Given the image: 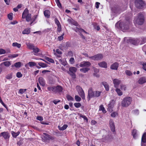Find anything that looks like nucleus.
<instances>
[{
  "label": "nucleus",
  "instance_id": "obj_42",
  "mask_svg": "<svg viewBox=\"0 0 146 146\" xmlns=\"http://www.w3.org/2000/svg\"><path fill=\"white\" fill-rule=\"evenodd\" d=\"M137 131L136 130H133L132 132V135L133 136V137L135 138L137 136Z\"/></svg>",
  "mask_w": 146,
  "mask_h": 146
},
{
  "label": "nucleus",
  "instance_id": "obj_10",
  "mask_svg": "<svg viewBox=\"0 0 146 146\" xmlns=\"http://www.w3.org/2000/svg\"><path fill=\"white\" fill-rule=\"evenodd\" d=\"M110 127L111 131L114 132L115 131V127L113 120L111 119L109 121Z\"/></svg>",
  "mask_w": 146,
  "mask_h": 146
},
{
  "label": "nucleus",
  "instance_id": "obj_27",
  "mask_svg": "<svg viewBox=\"0 0 146 146\" xmlns=\"http://www.w3.org/2000/svg\"><path fill=\"white\" fill-rule=\"evenodd\" d=\"M26 21L28 22L32 20L31 15V14L26 15Z\"/></svg>",
  "mask_w": 146,
  "mask_h": 146
},
{
  "label": "nucleus",
  "instance_id": "obj_22",
  "mask_svg": "<svg viewBox=\"0 0 146 146\" xmlns=\"http://www.w3.org/2000/svg\"><path fill=\"white\" fill-rule=\"evenodd\" d=\"M45 16L47 18H49L50 15V12L48 10H45L44 12Z\"/></svg>",
  "mask_w": 146,
  "mask_h": 146
},
{
  "label": "nucleus",
  "instance_id": "obj_19",
  "mask_svg": "<svg viewBox=\"0 0 146 146\" xmlns=\"http://www.w3.org/2000/svg\"><path fill=\"white\" fill-rule=\"evenodd\" d=\"M62 90L63 88L61 86H57L56 87H55V91H54V92H60L62 91Z\"/></svg>",
  "mask_w": 146,
  "mask_h": 146
},
{
  "label": "nucleus",
  "instance_id": "obj_15",
  "mask_svg": "<svg viewBox=\"0 0 146 146\" xmlns=\"http://www.w3.org/2000/svg\"><path fill=\"white\" fill-rule=\"evenodd\" d=\"M0 136H3L5 139L9 138V133L7 132H4L0 134Z\"/></svg>",
  "mask_w": 146,
  "mask_h": 146
},
{
  "label": "nucleus",
  "instance_id": "obj_53",
  "mask_svg": "<svg viewBox=\"0 0 146 146\" xmlns=\"http://www.w3.org/2000/svg\"><path fill=\"white\" fill-rule=\"evenodd\" d=\"M120 88L122 90L125 91L126 90V86L123 84H121L120 85Z\"/></svg>",
  "mask_w": 146,
  "mask_h": 146
},
{
  "label": "nucleus",
  "instance_id": "obj_35",
  "mask_svg": "<svg viewBox=\"0 0 146 146\" xmlns=\"http://www.w3.org/2000/svg\"><path fill=\"white\" fill-rule=\"evenodd\" d=\"M20 133V132L19 131H18L17 133H15L14 131L12 132V135L14 137H16L19 135Z\"/></svg>",
  "mask_w": 146,
  "mask_h": 146
},
{
  "label": "nucleus",
  "instance_id": "obj_21",
  "mask_svg": "<svg viewBox=\"0 0 146 146\" xmlns=\"http://www.w3.org/2000/svg\"><path fill=\"white\" fill-rule=\"evenodd\" d=\"M112 11L115 13L119 14L121 12V10L119 7H117L113 9Z\"/></svg>",
  "mask_w": 146,
  "mask_h": 146
},
{
  "label": "nucleus",
  "instance_id": "obj_59",
  "mask_svg": "<svg viewBox=\"0 0 146 146\" xmlns=\"http://www.w3.org/2000/svg\"><path fill=\"white\" fill-rule=\"evenodd\" d=\"M59 61L62 65L64 66H65L66 65V62H62V59H59Z\"/></svg>",
  "mask_w": 146,
  "mask_h": 146
},
{
  "label": "nucleus",
  "instance_id": "obj_25",
  "mask_svg": "<svg viewBox=\"0 0 146 146\" xmlns=\"http://www.w3.org/2000/svg\"><path fill=\"white\" fill-rule=\"evenodd\" d=\"M90 70V68H81L80 71L83 73H85Z\"/></svg>",
  "mask_w": 146,
  "mask_h": 146
},
{
  "label": "nucleus",
  "instance_id": "obj_13",
  "mask_svg": "<svg viewBox=\"0 0 146 146\" xmlns=\"http://www.w3.org/2000/svg\"><path fill=\"white\" fill-rule=\"evenodd\" d=\"M146 133H144L142 136L141 141V146H146Z\"/></svg>",
  "mask_w": 146,
  "mask_h": 146
},
{
  "label": "nucleus",
  "instance_id": "obj_6",
  "mask_svg": "<svg viewBox=\"0 0 146 146\" xmlns=\"http://www.w3.org/2000/svg\"><path fill=\"white\" fill-rule=\"evenodd\" d=\"M76 88L79 95L82 99L85 100V93L82 89L78 86H76Z\"/></svg>",
  "mask_w": 146,
  "mask_h": 146
},
{
  "label": "nucleus",
  "instance_id": "obj_52",
  "mask_svg": "<svg viewBox=\"0 0 146 146\" xmlns=\"http://www.w3.org/2000/svg\"><path fill=\"white\" fill-rule=\"evenodd\" d=\"M48 90L50 92L55 91V87H49L47 88Z\"/></svg>",
  "mask_w": 146,
  "mask_h": 146
},
{
  "label": "nucleus",
  "instance_id": "obj_39",
  "mask_svg": "<svg viewBox=\"0 0 146 146\" xmlns=\"http://www.w3.org/2000/svg\"><path fill=\"white\" fill-rule=\"evenodd\" d=\"M66 98L68 101H73L74 100V98L71 96L69 95H67L66 96Z\"/></svg>",
  "mask_w": 146,
  "mask_h": 146
},
{
  "label": "nucleus",
  "instance_id": "obj_43",
  "mask_svg": "<svg viewBox=\"0 0 146 146\" xmlns=\"http://www.w3.org/2000/svg\"><path fill=\"white\" fill-rule=\"evenodd\" d=\"M68 73L71 76L73 79H75L76 78V75L75 74V73H72L68 72Z\"/></svg>",
  "mask_w": 146,
  "mask_h": 146
},
{
  "label": "nucleus",
  "instance_id": "obj_2",
  "mask_svg": "<svg viewBox=\"0 0 146 146\" xmlns=\"http://www.w3.org/2000/svg\"><path fill=\"white\" fill-rule=\"evenodd\" d=\"M130 24L129 21H127L125 22H121L119 24L117 23L115 25L116 27H117L118 25L123 31H124L129 29V25Z\"/></svg>",
  "mask_w": 146,
  "mask_h": 146
},
{
  "label": "nucleus",
  "instance_id": "obj_16",
  "mask_svg": "<svg viewBox=\"0 0 146 146\" xmlns=\"http://www.w3.org/2000/svg\"><path fill=\"white\" fill-rule=\"evenodd\" d=\"M146 82V78L143 77L140 78L138 81V83L140 84H143Z\"/></svg>",
  "mask_w": 146,
  "mask_h": 146
},
{
  "label": "nucleus",
  "instance_id": "obj_60",
  "mask_svg": "<svg viewBox=\"0 0 146 146\" xmlns=\"http://www.w3.org/2000/svg\"><path fill=\"white\" fill-rule=\"evenodd\" d=\"M133 113L135 114L138 115L139 114V111L138 110H135L133 111Z\"/></svg>",
  "mask_w": 146,
  "mask_h": 146
},
{
  "label": "nucleus",
  "instance_id": "obj_55",
  "mask_svg": "<svg viewBox=\"0 0 146 146\" xmlns=\"http://www.w3.org/2000/svg\"><path fill=\"white\" fill-rule=\"evenodd\" d=\"M117 115V113L116 112H113L111 114V116L112 117H116Z\"/></svg>",
  "mask_w": 146,
  "mask_h": 146
},
{
  "label": "nucleus",
  "instance_id": "obj_37",
  "mask_svg": "<svg viewBox=\"0 0 146 146\" xmlns=\"http://www.w3.org/2000/svg\"><path fill=\"white\" fill-rule=\"evenodd\" d=\"M2 64H3L5 66L7 67H8L11 65L10 62L9 61H5L3 62L2 63Z\"/></svg>",
  "mask_w": 146,
  "mask_h": 146
},
{
  "label": "nucleus",
  "instance_id": "obj_49",
  "mask_svg": "<svg viewBox=\"0 0 146 146\" xmlns=\"http://www.w3.org/2000/svg\"><path fill=\"white\" fill-rule=\"evenodd\" d=\"M141 40L140 44H143L146 42V37H143L141 38Z\"/></svg>",
  "mask_w": 146,
  "mask_h": 146
},
{
  "label": "nucleus",
  "instance_id": "obj_63",
  "mask_svg": "<svg viewBox=\"0 0 146 146\" xmlns=\"http://www.w3.org/2000/svg\"><path fill=\"white\" fill-rule=\"evenodd\" d=\"M6 53L5 50L2 49H0V54H5Z\"/></svg>",
  "mask_w": 146,
  "mask_h": 146
},
{
  "label": "nucleus",
  "instance_id": "obj_34",
  "mask_svg": "<svg viewBox=\"0 0 146 146\" xmlns=\"http://www.w3.org/2000/svg\"><path fill=\"white\" fill-rule=\"evenodd\" d=\"M38 65L42 68L46 67L47 66V65L46 64L40 62L38 63Z\"/></svg>",
  "mask_w": 146,
  "mask_h": 146
},
{
  "label": "nucleus",
  "instance_id": "obj_33",
  "mask_svg": "<svg viewBox=\"0 0 146 146\" xmlns=\"http://www.w3.org/2000/svg\"><path fill=\"white\" fill-rule=\"evenodd\" d=\"M12 46L14 47H17L18 48H20L21 46V44L16 42H14L12 44Z\"/></svg>",
  "mask_w": 146,
  "mask_h": 146
},
{
  "label": "nucleus",
  "instance_id": "obj_17",
  "mask_svg": "<svg viewBox=\"0 0 146 146\" xmlns=\"http://www.w3.org/2000/svg\"><path fill=\"white\" fill-rule=\"evenodd\" d=\"M121 82V81L117 79H115L113 80V83L114 86L115 88H117L119 84Z\"/></svg>",
  "mask_w": 146,
  "mask_h": 146
},
{
  "label": "nucleus",
  "instance_id": "obj_1",
  "mask_svg": "<svg viewBox=\"0 0 146 146\" xmlns=\"http://www.w3.org/2000/svg\"><path fill=\"white\" fill-rule=\"evenodd\" d=\"M145 21L144 16L143 14L139 13L137 17L134 20V22L136 25H142Z\"/></svg>",
  "mask_w": 146,
  "mask_h": 146
},
{
  "label": "nucleus",
  "instance_id": "obj_44",
  "mask_svg": "<svg viewBox=\"0 0 146 146\" xmlns=\"http://www.w3.org/2000/svg\"><path fill=\"white\" fill-rule=\"evenodd\" d=\"M22 14L24 15H27L29 14V11L28 9L26 8L24 10Z\"/></svg>",
  "mask_w": 146,
  "mask_h": 146
},
{
  "label": "nucleus",
  "instance_id": "obj_62",
  "mask_svg": "<svg viewBox=\"0 0 146 146\" xmlns=\"http://www.w3.org/2000/svg\"><path fill=\"white\" fill-rule=\"evenodd\" d=\"M143 69L146 71V63H143L142 64Z\"/></svg>",
  "mask_w": 146,
  "mask_h": 146
},
{
  "label": "nucleus",
  "instance_id": "obj_46",
  "mask_svg": "<svg viewBox=\"0 0 146 146\" xmlns=\"http://www.w3.org/2000/svg\"><path fill=\"white\" fill-rule=\"evenodd\" d=\"M5 77L7 79H10L12 78V74L10 73L7 74L6 76Z\"/></svg>",
  "mask_w": 146,
  "mask_h": 146
},
{
  "label": "nucleus",
  "instance_id": "obj_18",
  "mask_svg": "<svg viewBox=\"0 0 146 146\" xmlns=\"http://www.w3.org/2000/svg\"><path fill=\"white\" fill-rule=\"evenodd\" d=\"M99 66L101 67L106 68H107V63L104 61L102 62L98 63Z\"/></svg>",
  "mask_w": 146,
  "mask_h": 146
},
{
  "label": "nucleus",
  "instance_id": "obj_61",
  "mask_svg": "<svg viewBox=\"0 0 146 146\" xmlns=\"http://www.w3.org/2000/svg\"><path fill=\"white\" fill-rule=\"evenodd\" d=\"M64 34L63 33V34L61 36H59L58 37V39L59 41H61L63 39V36L64 35Z\"/></svg>",
  "mask_w": 146,
  "mask_h": 146
},
{
  "label": "nucleus",
  "instance_id": "obj_26",
  "mask_svg": "<svg viewBox=\"0 0 146 146\" xmlns=\"http://www.w3.org/2000/svg\"><path fill=\"white\" fill-rule=\"evenodd\" d=\"M30 32V28H27L24 30L22 32V33L23 34H29Z\"/></svg>",
  "mask_w": 146,
  "mask_h": 146
},
{
  "label": "nucleus",
  "instance_id": "obj_47",
  "mask_svg": "<svg viewBox=\"0 0 146 146\" xmlns=\"http://www.w3.org/2000/svg\"><path fill=\"white\" fill-rule=\"evenodd\" d=\"M67 21L69 23L76 25L75 24L74 21L72 19H68Z\"/></svg>",
  "mask_w": 146,
  "mask_h": 146
},
{
  "label": "nucleus",
  "instance_id": "obj_8",
  "mask_svg": "<svg viewBox=\"0 0 146 146\" xmlns=\"http://www.w3.org/2000/svg\"><path fill=\"white\" fill-rule=\"evenodd\" d=\"M94 97V91L92 88H90L88 91V95L87 98L88 101H89L91 98Z\"/></svg>",
  "mask_w": 146,
  "mask_h": 146
},
{
  "label": "nucleus",
  "instance_id": "obj_3",
  "mask_svg": "<svg viewBox=\"0 0 146 146\" xmlns=\"http://www.w3.org/2000/svg\"><path fill=\"white\" fill-rule=\"evenodd\" d=\"M132 102L131 98L130 97L124 98L121 102V105L122 107H127L131 104Z\"/></svg>",
  "mask_w": 146,
  "mask_h": 146
},
{
  "label": "nucleus",
  "instance_id": "obj_29",
  "mask_svg": "<svg viewBox=\"0 0 146 146\" xmlns=\"http://www.w3.org/2000/svg\"><path fill=\"white\" fill-rule=\"evenodd\" d=\"M69 72L75 73L77 71V69L75 67H71L69 68Z\"/></svg>",
  "mask_w": 146,
  "mask_h": 146
},
{
  "label": "nucleus",
  "instance_id": "obj_4",
  "mask_svg": "<svg viewBox=\"0 0 146 146\" xmlns=\"http://www.w3.org/2000/svg\"><path fill=\"white\" fill-rule=\"evenodd\" d=\"M144 4V2L143 0H135L134 1L135 5L138 9L143 8Z\"/></svg>",
  "mask_w": 146,
  "mask_h": 146
},
{
  "label": "nucleus",
  "instance_id": "obj_23",
  "mask_svg": "<svg viewBox=\"0 0 146 146\" xmlns=\"http://www.w3.org/2000/svg\"><path fill=\"white\" fill-rule=\"evenodd\" d=\"M102 84L104 86L106 90L108 91L109 90V86L108 84L106 82H102Z\"/></svg>",
  "mask_w": 146,
  "mask_h": 146
},
{
  "label": "nucleus",
  "instance_id": "obj_20",
  "mask_svg": "<svg viewBox=\"0 0 146 146\" xmlns=\"http://www.w3.org/2000/svg\"><path fill=\"white\" fill-rule=\"evenodd\" d=\"M38 82L40 85L44 86L45 85V82L44 78L42 77H40L38 78Z\"/></svg>",
  "mask_w": 146,
  "mask_h": 146
},
{
  "label": "nucleus",
  "instance_id": "obj_11",
  "mask_svg": "<svg viewBox=\"0 0 146 146\" xmlns=\"http://www.w3.org/2000/svg\"><path fill=\"white\" fill-rule=\"evenodd\" d=\"M43 134L44 135L43 136L42 139L45 141H47V140H50V139L53 140V137L50 135L45 133H43Z\"/></svg>",
  "mask_w": 146,
  "mask_h": 146
},
{
  "label": "nucleus",
  "instance_id": "obj_31",
  "mask_svg": "<svg viewBox=\"0 0 146 146\" xmlns=\"http://www.w3.org/2000/svg\"><path fill=\"white\" fill-rule=\"evenodd\" d=\"M44 58L45 60L48 61L52 63H54V60L51 58H50L47 56H45Z\"/></svg>",
  "mask_w": 146,
  "mask_h": 146
},
{
  "label": "nucleus",
  "instance_id": "obj_14",
  "mask_svg": "<svg viewBox=\"0 0 146 146\" xmlns=\"http://www.w3.org/2000/svg\"><path fill=\"white\" fill-rule=\"evenodd\" d=\"M119 64L117 62H115L112 64L110 68L112 70H117L119 66Z\"/></svg>",
  "mask_w": 146,
  "mask_h": 146
},
{
  "label": "nucleus",
  "instance_id": "obj_32",
  "mask_svg": "<svg viewBox=\"0 0 146 146\" xmlns=\"http://www.w3.org/2000/svg\"><path fill=\"white\" fill-rule=\"evenodd\" d=\"M116 91L118 95L121 96L122 95L123 93L119 89L117 88H116Z\"/></svg>",
  "mask_w": 146,
  "mask_h": 146
},
{
  "label": "nucleus",
  "instance_id": "obj_57",
  "mask_svg": "<svg viewBox=\"0 0 146 146\" xmlns=\"http://www.w3.org/2000/svg\"><path fill=\"white\" fill-rule=\"evenodd\" d=\"M17 77L18 78H20L22 77V74L20 72H17L16 74Z\"/></svg>",
  "mask_w": 146,
  "mask_h": 146
},
{
  "label": "nucleus",
  "instance_id": "obj_64",
  "mask_svg": "<svg viewBox=\"0 0 146 146\" xmlns=\"http://www.w3.org/2000/svg\"><path fill=\"white\" fill-rule=\"evenodd\" d=\"M142 50L146 54V45H145L142 48Z\"/></svg>",
  "mask_w": 146,
  "mask_h": 146
},
{
  "label": "nucleus",
  "instance_id": "obj_48",
  "mask_svg": "<svg viewBox=\"0 0 146 146\" xmlns=\"http://www.w3.org/2000/svg\"><path fill=\"white\" fill-rule=\"evenodd\" d=\"M78 115L80 117L83 118L84 120H86L87 121H88V119L85 116L80 113Z\"/></svg>",
  "mask_w": 146,
  "mask_h": 146
},
{
  "label": "nucleus",
  "instance_id": "obj_7",
  "mask_svg": "<svg viewBox=\"0 0 146 146\" xmlns=\"http://www.w3.org/2000/svg\"><path fill=\"white\" fill-rule=\"evenodd\" d=\"M103 58V54H98L94 56H90L89 58L94 60H101Z\"/></svg>",
  "mask_w": 146,
  "mask_h": 146
},
{
  "label": "nucleus",
  "instance_id": "obj_40",
  "mask_svg": "<svg viewBox=\"0 0 146 146\" xmlns=\"http://www.w3.org/2000/svg\"><path fill=\"white\" fill-rule=\"evenodd\" d=\"M30 67H32L33 66L36 65V63L34 62H29L27 63Z\"/></svg>",
  "mask_w": 146,
  "mask_h": 146
},
{
  "label": "nucleus",
  "instance_id": "obj_41",
  "mask_svg": "<svg viewBox=\"0 0 146 146\" xmlns=\"http://www.w3.org/2000/svg\"><path fill=\"white\" fill-rule=\"evenodd\" d=\"M125 73L127 76H131L132 75V73L129 70H126L125 71Z\"/></svg>",
  "mask_w": 146,
  "mask_h": 146
},
{
  "label": "nucleus",
  "instance_id": "obj_5",
  "mask_svg": "<svg viewBox=\"0 0 146 146\" xmlns=\"http://www.w3.org/2000/svg\"><path fill=\"white\" fill-rule=\"evenodd\" d=\"M73 29L76 32H78L79 35L80 36L81 38L82 39H85L86 38L82 34V33H84L86 34L88 33L85 31L83 29L81 28H79L78 27H76L75 28H73Z\"/></svg>",
  "mask_w": 146,
  "mask_h": 146
},
{
  "label": "nucleus",
  "instance_id": "obj_36",
  "mask_svg": "<svg viewBox=\"0 0 146 146\" xmlns=\"http://www.w3.org/2000/svg\"><path fill=\"white\" fill-rule=\"evenodd\" d=\"M21 63L20 62L15 63L14 66L16 68L20 67L21 65Z\"/></svg>",
  "mask_w": 146,
  "mask_h": 146
},
{
  "label": "nucleus",
  "instance_id": "obj_28",
  "mask_svg": "<svg viewBox=\"0 0 146 146\" xmlns=\"http://www.w3.org/2000/svg\"><path fill=\"white\" fill-rule=\"evenodd\" d=\"M101 92L99 91H94V97H99L101 94Z\"/></svg>",
  "mask_w": 146,
  "mask_h": 146
},
{
  "label": "nucleus",
  "instance_id": "obj_45",
  "mask_svg": "<svg viewBox=\"0 0 146 146\" xmlns=\"http://www.w3.org/2000/svg\"><path fill=\"white\" fill-rule=\"evenodd\" d=\"M32 50H33V52L35 53H38L39 52L40 50L37 47H34Z\"/></svg>",
  "mask_w": 146,
  "mask_h": 146
},
{
  "label": "nucleus",
  "instance_id": "obj_12",
  "mask_svg": "<svg viewBox=\"0 0 146 146\" xmlns=\"http://www.w3.org/2000/svg\"><path fill=\"white\" fill-rule=\"evenodd\" d=\"M91 64L89 62L83 61L80 63L79 66L80 67H89L90 66Z\"/></svg>",
  "mask_w": 146,
  "mask_h": 146
},
{
  "label": "nucleus",
  "instance_id": "obj_30",
  "mask_svg": "<svg viewBox=\"0 0 146 146\" xmlns=\"http://www.w3.org/2000/svg\"><path fill=\"white\" fill-rule=\"evenodd\" d=\"M67 127H68V125H67L64 124L63 126H62L61 127H60L58 126V128L60 130L63 131V130H65V129H66V128H67Z\"/></svg>",
  "mask_w": 146,
  "mask_h": 146
},
{
  "label": "nucleus",
  "instance_id": "obj_56",
  "mask_svg": "<svg viewBox=\"0 0 146 146\" xmlns=\"http://www.w3.org/2000/svg\"><path fill=\"white\" fill-rule=\"evenodd\" d=\"M27 90L26 89H20L19 90V93L21 94H23Z\"/></svg>",
  "mask_w": 146,
  "mask_h": 146
},
{
  "label": "nucleus",
  "instance_id": "obj_9",
  "mask_svg": "<svg viewBox=\"0 0 146 146\" xmlns=\"http://www.w3.org/2000/svg\"><path fill=\"white\" fill-rule=\"evenodd\" d=\"M129 42L134 45H137L140 42L138 39H129L128 40Z\"/></svg>",
  "mask_w": 146,
  "mask_h": 146
},
{
  "label": "nucleus",
  "instance_id": "obj_24",
  "mask_svg": "<svg viewBox=\"0 0 146 146\" xmlns=\"http://www.w3.org/2000/svg\"><path fill=\"white\" fill-rule=\"evenodd\" d=\"M26 45L28 48L31 50H33L35 47V46L33 44L30 43H27Z\"/></svg>",
  "mask_w": 146,
  "mask_h": 146
},
{
  "label": "nucleus",
  "instance_id": "obj_50",
  "mask_svg": "<svg viewBox=\"0 0 146 146\" xmlns=\"http://www.w3.org/2000/svg\"><path fill=\"white\" fill-rule=\"evenodd\" d=\"M74 105L76 108H80L81 106L80 103H74Z\"/></svg>",
  "mask_w": 146,
  "mask_h": 146
},
{
  "label": "nucleus",
  "instance_id": "obj_51",
  "mask_svg": "<svg viewBox=\"0 0 146 146\" xmlns=\"http://www.w3.org/2000/svg\"><path fill=\"white\" fill-rule=\"evenodd\" d=\"M75 99L77 102H80L81 100L80 97L78 95H76L75 96Z\"/></svg>",
  "mask_w": 146,
  "mask_h": 146
},
{
  "label": "nucleus",
  "instance_id": "obj_58",
  "mask_svg": "<svg viewBox=\"0 0 146 146\" xmlns=\"http://www.w3.org/2000/svg\"><path fill=\"white\" fill-rule=\"evenodd\" d=\"M69 61H70V63L71 64H73L74 62H75L74 59L73 57L71 58L70 59Z\"/></svg>",
  "mask_w": 146,
  "mask_h": 146
},
{
  "label": "nucleus",
  "instance_id": "obj_38",
  "mask_svg": "<svg viewBox=\"0 0 146 146\" xmlns=\"http://www.w3.org/2000/svg\"><path fill=\"white\" fill-rule=\"evenodd\" d=\"M99 110L102 111L104 113H105L106 112V111L105 110V108L102 105H101L100 106Z\"/></svg>",
  "mask_w": 146,
  "mask_h": 146
},
{
  "label": "nucleus",
  "instance_id": "obj_54",
  "mask_svg": "<svg viewBox=\"0 0 146 146\" xmlns=\"http://www.w3.org/2000/svg\"><path fill=\"white\" fill-rule=\"evenodd\" d=\"M13 13H10L8 15V17L10 20H12L13 19Z\"/></svg>",
  "mask_w": 146,
  "mask_h": 146
}]
</instances>
